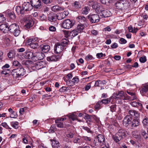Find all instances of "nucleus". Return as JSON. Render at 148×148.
Returning a JSON list of instances; mask_svg holds the SVG:
<instances>
[{"instance_id":"40","label":"nucleus","mask_w":148,"mask_h":148,"mask_svg":"<svg viewBox=\"0 0 148 148\" xmlns=\"http://www.w3.org/2000/svg\"><path fill=\"white\" fill-rule=\"evenodd\" d=\"M52 145L53 147L58 148L59 146V143L58 141L56 140H53L52 143Z\"/></svg>"},{"instance_id":"16","label":"nucleus","mask_w":148,"mask_h":148,"mask_svg":"<svg viewBox=\"0 0 148 148\" xmlns=\"http://www.w3.org/2000/svg\"><path fill=\"white\" fill-rule=\"evenodd\" d=\"M34 24V22L31 18H29L25 21V27L26 28L29 29L32 27Z\"/></svg>"},{"instance_id":"46","label":"nucleus","mask_w":148,"mask_h":148,"mask_svg":"<svg viewBox=\"0 0 148 148\" xmlns=\"http://www.w3.org/2000/svg\"><path fill=\"white\" fill-rule=\"evenodd\" d=\"M74 133L73 132H69L66 133V136L67 138H72L73 137Z\"/></svg>"},{"instance_id":"49","label":"nucleus","mask_w":148,"mask_h":148,"mask_svg":"<svg viewBox=\"0 0 148 148\" xmlns=\"http://www.w3.org/2000/svg\"><path fill=\"white\" fill-rule=\"evenodd\" d=\"M25 65H28L29 67H32L33 68V66L34 64L33 63V62L31 60H26L25 62Z\"/></svg>"},{"instance_id":"52","label":"nucleus","mask_w":148,"mask_h":148,"mask_svg":"<svg viewBox=\"0 0 148 148\" xmlns=\"http://www.w3.org/2000/svg\"><path fill=\"white\" fill-rule=\"evenodd\" d=\"M84 26L82 24H81L78 25L76 29L79 33H80L84 29Z\"/></svg>"},{"instance_id":"8","label":"nucleus","mask_w":148,"mask_h":148,"mask_svg":"<svg viewBox=\"0 0 148 148\" xmlns=\"http://www.w3.org/2000/svg\"><path fill=\"white\" fill-rule=\"evenodd\" d=\"M44 54L41 52L35 53L33 57V60L36 61L39 60L43 59L44 57Z\"/></svg>"},{"instance_id":"42","label":"nucleus","mask_w":148,"mask_h":148,"mask_svg":"<svg viewBox=\"0 0 148 148\" xmlns=\"http://www.w3.org/2000/svg\"><path fill=\"white\" fill-rule=\"evenodd\" d=\"M15 54L12 51H9L8 53V56L10 59H12L14 57Z\"/></svg>"},{"instance_id":"48","label":"nucleus","mask_w":148,"mask_h":148,"mask_svg":"<svg viewBox=\"0 0 148 148\" xmlns=\"http://www.w3.org/2000/svg\"><path fill=\"white\" fill-rule=\"evenodd\" d=\"M29 45L31 48L35 49L37 48L38 46V42H36L34 43H29Z\"/></svg>"},{"instance_id":"62","label":"nucleus","mask_w":148,"mask_h":148,"mask_svg":"<svg viewBox=\"0 0 148 148\" xmlns=\"http://www.w3.org/2000/svg\"><path fill=\"white\" fill-rule=\"evenodd\" d=\"M0 125L6 129H11V128L8 126L7 123L5 122L2 123Z\"/></svg>"},{"instance_id":"4","label":"nucleus","mask_w":148,"mask_h":148,"mask_svg":"<svg viewBox=\"0 0 148 148\" xmlns=\"http://www.w3.org/2000/svg\"><path fill=\"white\" fill-rule=\"evenodd\" d=\"M105 138L104 136L102 134H99L94 138L93 141V144L95 146H98V143L102 145L104 143Z\"/></svg>"},{"instance_id":"43","label":"nucleus","mask_w":148,"mask_h":148,"mask_svg":"<svg viewBox=\"0 0 148 148\" xmlns=\"http://www.w3.org/2000/svg\"><path fill=\"white\" fill-rule=\"evenodd\" d=\"M10 124L15 129H17L18 127V123L17 121L12 122L10 123Z\"/></svg>"},{"instance_id":"41","label":"nucleus","mask_w":148,"mask_h":148,"mask_svg":"<svg viewBox=\"0 0 148 148\" xmlns=\"http://www.w3.org/2000/svg\"><path fill=\"white\" fill-rule=\"evenodd\" d=\"M22 139L23 142L25 144H27L28 143V139L30 137L28 135H24L23 136Z\"/></svg>"},{"instance_id":"39","label":"nucleus","mask_w":148,"mask_h":148,"mask_svg":"<svg viewBox=\"0 0 148 148\" xmlns=\"http://www.w3.org/2000/svg\"><path fill=\"white\" fill-rule=\"evenodd\" d=\"M131 105L134 107H138L139 106L142 108V105L140 103H139L138 101H133L130 103Z\"/></svg>"},{"instance_id":"10","label":"nucleus","mask_w":148,"mask_h":148,"mask_svg":"<svg viewBox=\"0 0 148 148\" xmlns=\"http://www.w3.org/2000/svg\"><path fill=\"white\" fill-rule=\"evenodd\" d=\"M132 117L130 115H127L123 120V124L126 126L132 124Z\"/></svg>"},{"instance_id":"61","label":"nucleus","mask_w":148,"mask_h":148,"mask_svg":"<svg viewBox=\"0 0 148 148\" xmlns=\"http://www.w3.org/2000/svg\"><path fill=\"white\" fill-rule=\"evenodd\" d=\"M82 128L85 130L87 131L88 133H92V131L90 130V129L87 127L84 126H82Z\"/></svg>"},{"instance_id":"21","label":"nucleus","mask_w":148,"mask_h":148,"mask_svg":"<svg viewBox=\"0 0 148 148\" xmlns=\"http://www.w3.org/2000/svg\"><path fill=\"white\" fill-rule=\"evenodd\" d=\"M0 30L4 33L7 32L9 31V27L5 24H2L0 25Z\"/></svg>"},{"instance_id":"5","label":"nucleus","mask_w":148,"mask_h":148,"mask_svg":"<svg viewBox=\"0 0 148 148\" xmlns=\"http://www.w3.org/2000/svg\"><path fill=\"white\" fill-rule=\"evenodd\" d=\"M74 25L72 21L69 19H67L64 21L61 25V26L63 28L69 29L71 28Z\"/></svg>"},{"instance_id":"14","label":"nucleus","mask_w":148,"mask_h":148,"mask_svg":"<svg viewBox=\"0 0 148 148\" xmlns=\"http://www.w3.org/2000/svg\"><path fill=\"white\" fill-rule=\"evenodd\" d=\"M45 63L42 61H40L34 64L32 69L34 70H38L41 69L44 67Z\"/></svg>"},{"instance_id":"20","label":"nucleus","mask_w":148,"mask_h":148,"mask_svg":"<svg viewBox=\"0 0 148 148\" xmlns=\"http://www.w3.org/2000/svg\"><path fill=\"white\" fill-rule=\"evenodd\" d=\"M16 10L18 14L23 15L25 11L24 8H23L22 5L21 6H16Z\"/></svg>"},{"instance_id":"47","label":"nucleus","mask_w":148,"mask_h":148,"mask_svg":"<svg viewBox=\"0 0 148 148\" xmlns=\"http://www.w3.org/2000/svg\"><path fill=\"white\" fill-rule=\"evenodd\" d=\"M21 32L19 27L16 29L14 31H13L12 33L13 35L16 36H18Z\"/></svg>"},{"instance_id":"54","label":"nucleus","mask_w":148,"mask_h":148,"mask_svg":"<svg viewBox=\"0 0 148 148\" xmlns=\"http://www.w3.org/2000/svg\"><path fill=\"white\" fill-rule=\"evenodd\" d=\"M39 19L40 21H46L47 20V17L45 15L43 14L39 16Z\"/></svg>"},{"instance_id":"51","label":"nucleus","mask_w":148,"mask_h":148,"mask_svg":"<svg viewBox=\"0 0 148 148\" xmlns=\"http://www.w3.org/2000/svg\"><path fill=\"white\" fill-rule=\"evenodd\" d=\"M141 135L145 138H147L148 137V134L144 130H142Z\"/></svg>"},{"instance_id":"17","label":"nucleus","mask_w":148,"mask_h":148,"mask_svg":"<svg viewBox=\"0 0 148 148\" xmlns=\"http://www.w3.org/2000/svg\"><path fill=\"white\" fill-rule=\"evenodd\" d=\"M22 7L25 11H30L33 8L32 4L29 2H25L22 4Z\"/></svg>"},{"instance_id":"59","label":"nucleus","mask_w":148,"mask_h":148,"mask_svg":"<svg viewBox=\"0 0 148 148\" xmlns=\"http://www.w3.org/2000/svg\"><path fill=\"white\" fill-rule=\"evenodd\" d=\"M10 72V71L9 69H3L1 73V74L6 75L8 74Z\"/></svg>"},{"instance_id":"25","label":"nucleus","mask_w":148,"mask_h":148,"mask_svg":"<svg viewBox=\"0 0 148 148\" xmlns=\"http://www.w3.org/2000/svg\"><path fill=\"white\" fill-rule=\"evenodd\" d=\"M19 25L16 23H13L10 25L9 27V31L12 32L16 29L19 27Z\"/></svg>"},{"instance_id":"11","label":"nucleus","mask_w":148,"mask_h":148,"mask_svg":"<svg viewBox=\"0 0 148 148\" xmlns=\"http://www.w3.org/2000/svg\"><path fill=\"white\" fill-rule=\"evenodd\" d=\"M4 13L6 17L11 19L14 20L16 18V16L14 13L9 10L5 11Z\"/></svg>"},{"instance_id":"44","label":"nucleus","mask_w":148,"mask_h":148,"mask_svg":"<svg viewBox=\"0 0 148 148\" xmlns=\"http://www.w3.org/2000/svg\"><path fill=\"white\" fill-rule=\"evenodd\" d=\"M82 137L83 139V140H84L87 143L90 142L92 140V138L90 137H88L85 136H83Z\"/></svg>"},{"instance_id":"1","label":"nucleus","mask_w":148,"mask_h":148,"mask_svg":"<svg viewBox=\"0 0 148 148\" xmlns=\"http://www.w3.org/2000/svg\"><path fill=\"white\" fill-rule=\"evenodd\" d=\"M26 72V71L23 68L21 67L13 70L11 73L14 77L17 79L24 75Z\"/></svg>"},{"instance_id":"53","label":"nucleus","mask_w":148,"mask_h":148,"mask_svg":"<svg viewBox=\"0 0 148 148\" xmlns=\"http://www.w3.org/2000/svg\"><path fill=\"white\" fill-rule=\"evenodd\" d=\"M111 99L110 98H108L105 99H103L101 101H100V103H104L107 104L109 103Z\"/></svg>"},{"instance_id":"64","label":"nucleus","mask_w":148,"mask_h":148,"mask_svg":"<svg viewBox=\"0 0 148 148\" xmlns=\"http://www.w3.org/2000/svg\"><path fill=\"white\" fill-rule=\"evenodd\" d=\"M111 111L113 112L115 111L116 108V104H114L110 107Z\"/></svg>"},{"instance_id":"36","label":"nucleus","mask_w":148,"mask_h":148,"mask_svg":"<svg viewBox=\"0 0 148 148\" xmlns=\"http://www.w3.org/2000/svg\"><path fill=\"white\" fill-rule=\"evenodd\" d=\"M69 14V12L68 11H64L63 13H61L59 15L60 16L59 18V20H61L64 18L68 15Z\"/></svg>"},{"instance_id":"2","label":"nucleus","mask_w":148,"mask_h":148,"mask_svg":"<svg viewBox=\"0 0 148 148\" xmlns=\"http://www.w3.org/2000/svg\"><path fill=\"white\" fill-rule=\"evenodd\" d=\"M130 2L126 0H120L115 4L116 8L119 9H127L130 7Z\"/></svg>"},{"instance_id":"7","label":"nucleus","mask_w":148,"mask_h":148,"mask_svg":"<svg viewBox=\"0 0 148 148\" xmlns=\"http://www.w3.org/2000/svg\"><path fill=\"white\" fill-rule=\"evenodd\" d=\"M64 32L65 36L67 38L69 36L71 37V38H73L77 35L79 33L76 29H74L70 32L64 30Z\"/></svg>"},{"instance_id":"22","label":"nucleus","mask_w":148,"mask_h":148,"mask_svg":"<svg viewBox=\"0 0 148 148\" xmlns=\"http://www.w3.org/2000/svg\"><path fill=\"white\" fill-rule=\"evenodd\" d=\"M51 10L53 11L57 12L60 11L64 10V8L63 7H60L57 5H55L51 7Z\"/></svg>"},{"instance_id":"60","label":"nucleus","mask_w":148,"mask_h":148,"mask_svg":"<svg viewBox=\"0 0 148 148\" xmlns=\"http://www.w3.org/2000/svg\"><path fill=\"white\" fill-rule=\"evenodd\" d=\"M140 62L142 63H144L146 60V57L144 56H142L139 59Z\"/></svg>"},{"instance_id":"13","label":"nucleus","mask_w":148,"mask_h":148,"mask_svg":"<svg viewBox=\"0 0 148 148\" xmlns=\"http://www.w3.org/2000/svg\"><path fill=\"white\" fill-rule=\"evenodd\" d=\"M126 94H124V92L122 91H120L116 93V99H119L123 100H127L128 98L126 97Z\"/></svg>"},{"instance_id":"24","label":"nucleus","mask_w":148,"mask_h":148,"mask_svg":"<svg viewBox=\"0 0 148 148\" xmlns=\"http://www.w3.org/2000/svg\"><path fill=\"white\" fill-rule=\"evenodd\" d=\"M19 25L16 23H13L10 25L9 27V31L12 32L16 29L19 27Z\"/></svg>"},{"instance_id":"57","label":"nucleus","mask_w":148,"mask_h":148,"mask_svg":"<svg viewBox=\"0 0 148 148\" xmlns=\"http://www.w3.org/2000/svg\"><path fill=\"white\" fill-rule=\"evenodd\" d=\"M37 40L38 38H32L29 39L28 40V42L30 43H34L36 42H38L37 41Z\"/></svg>"},{"instance_id":"29","label":"nucleus","mask_w":148,"mask_h":148,"mask_svg":"<svg viewBox=\"0 0 148 148\" xmlns=\"http://www.w3.org/2000/svg\"><path fill=\"white\" fill-rule=\"evenodd\" d=\"M73 142L75 143H78L79 145H81L83 143L82 137L75 138L73 140Z\"/></svg>"},{"instance_id":"31","label":"nucleus","mask_w":148,"mask_h":148,"mask_svg":"<svg viewBox=\"0 0 148 148\" xmlns=\"http://www.w3.org/2000/svg\"><path fill=\"white\" fill-rule=\"evenodd\" d=\"M140 92L142 95H145V94L148 92V85L145 84L142 88Z\"/></svg>"},{"instance_id":"15","label":"nucleus","mask_w":148,"mask_h":148,"mask_svg":"<svg viewBox=\"0 0 148 148\" xmlns=\"http://www.w3.org/2000/svg\"><path fill=\"white\" fill-rule=\"evenodd\" d=\"M64 49V47L60 43H57L55 46L54 50L56 53L58 54L61 53Z\"/></svg>"},{"instance_id":"9","label":"nucleus","mask_w":148,"mask_h":148,"mask_svg":"<svg viewBox=\"0 0 148 148\" xmlns=\"http://www.w3.org/2000/svg\"><path fill=\"white\" fill-rule=\"evenodd\" d=\"M30 2L32 7H34L36 9H39L42 8L40 0H31Z\"/></svg>"},{"instance_id":"6","label":"nucleus","mask_w":148,"mask_h":148,"mask_svg":"<svg viewBox=\"0 0 148 148\" xmlns=\"http://www.w3.org/2000/svg\"><path fill=\"white\" fill-rule=\"evenodd\" d=\"M90 22L92 23H98L100 20V18L99 15L97 14H90L88 16Z\"/></svg>"},{"instance_id":"58","label":"nucleus","mask_w":148,"mask_h":148,"mask_svg":"<svg viewBox=\"0 0 148 148\" xmlns=\"http://www.w3.org/2000/svg\"><path fill=\"white\" fill-rule=\"evenodd\" d=\"M143 123L144 126L148 125V118L146 117L143 119Z\"/></svg>"},{"instance_id":"32","label":"nucleus","mask_w":148,"mask_h":148,"mask_svg":"<svg viewBox=\"0 0 148 148\" xmlns=\"http://www.w3.org/2000/svg\"><path fill=\"white\" fill-rule=\"evenodd\" d=\"M75 112L70 113L67 114L66 116H68L69 119H71L72 121H74L77 119V116L75 114Z\"/></svg>"},{"instance_id":"35","label":"nucleus","mask_w":148,"mask_h":148,"mask_svg":"<svg viewBox=\"0 0 148 148\" xmlns=\"http://www.w3.org/2000/svg\"><path fill=\"white\" fill-rule=\"evenodd\" d=\"M90 9L88 6H85L82 8V13L83 14L86 15L88 14Z\"/></svg>"},{"instance_id":"27","label":"nucleus","mask_w":148,"mask_h":148,"mask_svg":"<svg viewBox=\"0 0 148 148\" xmlns=\"http://www.w3.org/2000/svg\"><path fill=\"white\" fill-rule=\"evenodd\" d=\"M50 49V46L46 44L43 45L41 47V50L42 52L45 53H46L49 51Z\"/></svg>"},{"instance_id":"56","label":"nucleus","mask_w":148,"mask_h":148,"mask_svg":"<svg viewBox=\"0 0 148 148\" xmlns=\"http://www.w3.org/2000/svg\"><path fill=\"white\" fill-rule=\"evenodd\" d=\"M85 59L87 61H88L90 60H93L94 59V58L92 55H88L86 57Z\"/></svg>"},{"instance_id":"3","label":"nucleus","mask_w":148,"mask_h":148,"mask_svg":"<svg viewBox=\"0 0 148 148\" xmlns=\"http://www.w3.org/2000/svg\"><path fill=\"white\" fill-rule=\"evenodd\" d=\"M126 135V132L124 130H120L115 135L112 136L113 139L116 143L125 138Z\"/></svg>"},{"instance_id":"19","label":"nucleus","mask_w":148,"mask_h":148,"mask_svg":"<svg viewBox=\"0 0 148 148\" xmlns=\"http://www.w3.org/2000/svg\"><path fill=\"white\" fill-rule=\"evenodd\" d=\"M88 5L90 6H92L93 9L97 10L98 5L96 2L92 0H90L87 3Z\"/></svg>"},{"instance_id":"33","label":"nucleus","mask_w":148,"mask_h":148,"mask_svg":"<svg viewBox=\"0 0 148 148\" xmlns=\"http://www.w3.org/2000/svg\"><path fill=\"white\" fill-rule=\"evenodd\" d=\"M73 6L75 9L78 10L81 7V3L79 1H75L73 3Z\"/></svg>"},{"instance_id":"63","label":"nucleus","mask_w":148,"mask_h":148,"mask_svg":"<svg viewBox=\"0 0 148 148\" xmlns=\"http://www.w3.org/2000/svg\"><path fill=\"white\" fill-rule=\"evenodd\" d=\"M6 20L5 17H4L3 14H0V23L3 22Z\"/></svg>"},{"instance_id":"23","label":"nucleus","mask_w":148,"mask_h":148,"mask_svg":"<svg viewBox=\"0 0 148 148\" xmlns=\"http://www.w3.org/2000/svg\"><path fill=\"white\" fill-rule=\"evenodd\" d=\"M60 57L59 56H56L53 55L47 57V60L49 62L56 61L58 60Z\"/></svg>"},{"instance_id":"34","label":"nucleus","mask_w":148,"mask_h":148,"mask_svg":"<svg viewBox=\"0 0 148 148\" xmlns=\"http://www.w3.org/2000/svg\"><path fill=\"white\" fill-rule=\"evenodd\" d=\"M77 20L79 23H84L86 22V18L84 16H79L77 18Z\"/></svg>"},{"instance_id":"12","label":"nucleus","mask_w":148,"mask_h":148,"mask_svg":"<svg viewBox=\"0 0 148 148\" xmlns=\"http://www.w3.org/2000/svg\"><path fill=\"white\" fill-rule=\"evenodd\" d=\"M48 20L51 22L54 21L57 19L59 20L60 16L53 12H51L48 15Z\"/></svg>"},{"instance_id":"50","label":"nucleus","mask_w":148,"mask_h":148,"mask_svg":"<svg viewBox=\"0 0 148 148\" xmlns=\"http://www.w3.org/2000/svg\"><path fill=\"white\" fill-rule=\"evenodd\" d=\"M84 118L85 119H87L86 121L88 123L89 122H90L92 121L91 118H92V116L87 114L85 116Z\"/></svg>"},{"instance_id":"18","label":"nucleus","mask_w":148,"mask_h":148,"mask_svg":"<svg viewBox=\"0 0 148 148\" xmlns=\"http://www.w3.org/2000/svg\"><path fill=\"white\" fill-rule=\"evenodd\" d=\"M110 12L108 10H103L101 11L100 13H99L101 16L102 18H106L109 16L110 15Z\"/></svg>"},{"instance_id":"30","label":"nucleus","mask_w":148,"mask_h":148,"mask_svg":"<svg viewBox=\"0 0 148 148\" xmlns=\"http://www.w3.org/2000/svg\"><path fill=\"white\" fill-rule=\"evenodd\" d=\"M129 114L131 116L138 118L139 116V113L136 111L134 110H130L128 112Z\"/></svg>"},{"instance_id":"26","label":"nucleus","mask_w":148,"mask_h":148,"mask_svg":"<svg viewBox=\"0 0 148 148\" xmlns=\"http://www.w3.org/2000/svg\"><path fill=\"white\" fill-rule=\"evenodd\" d=\"M25 57L27 59H31L33 60L34 53L31 51H26L25 53Z\"/></svg>"},{"instance_id":"55","label":"nucleus","mask_w":148,"mask_h":148,"mask_svg":"<svg viewBox=\"0 0 148 148\" xmlns=\"http://www.w3.org/2000/svg\"><path fill=\"white\" fill-rule=\"evenodd\" d=\"M74 84L77 83L79 82V79L78 77L76 76L74 77L72 79L71 81Z\"/></svg>"},{"instance_id":"28","label":"nucleus","mask_w":148,"mask_h":148,"mask_svg":"<svg viewBox=\"0 0 148 148\" xmlns=\"http://www.w3.org/2000/svg\"><path fill=\"white\" fill-rule=\"evenodd\" d=\"M106 83V82L105 80H98L95 82V87L100 86L102 85L105 84Z\"/></svg>"},{"instance_id":"37","label":"nucleus","mask_w":148,"mask_h":148,"mask_svg":"<svg viewBox=\"0 0 148 148\" xmlns=\"http://www.w3.org/2000/svg\"><path fill=\"white\" fill-rule=\"evenodd\" d=\"M139 125V122L137 119H134L132 122L131 126L132 127H135Z\"/></svg>"},{"instance_id":"38","label":"nucleus","mask_w":148,"mask_h":148,"mask_svg":"<svg viewBox=\"0 0 148 148\" xmlns=\"http://www.w3.org/2000/svg\"><path fill=\"white\" fill-rule=\"evenodd\" d=\"M61 121L58 119L55 120V122L58 127L61 128L63 127V124Z\"/></svg>"},{"instance_id":"45","label":"nucleus","mask_w":148,"mask_h":148,"mask_svg":"<svg viewBox=\"0 0 148 148\" xmlns=\"http://www.w3.org/2000/svg\"><path fill=\"white\" fill-rule=\"evenodd\" d=\"M69 42V41L66 39H63L60 44V45L63 46L64 47V46H66L67 45Z\"/></svg>"}]
</instances>
